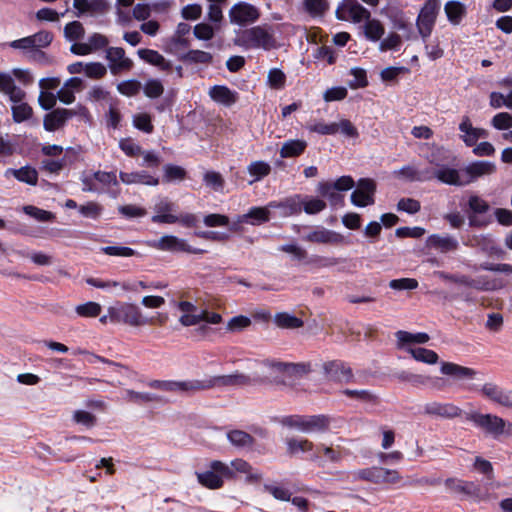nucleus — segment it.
<instances>
[{
	"label": "nucleus",
	"instance_id": "obj_43",
	"mask_svg": "<svg viewBox=\"0 0 512 512\" xmlns=\"http://www.w3.org/2000/svg\"><path fill=\"white\" fill-rule=\"evenodd\" d=\"M317 190L320 195L327 198L330 201V204L333 206L338 205L343 201V196L335 188V186H332V183L330 182L319 183Z\"/></svg>",
	"mask_w": 512,
	"mask_h": 512
},
{
	"label": "nucleus",
	"instance_id": "obj_53",
	"mask_svg": "<svg viewBox=\"0 0 512 512\" xmlns=\"http://www.w3.org/2000/svg\"><path fill=\"white\" fill-rule=\"evenodd\" d=\"M382 469L373 467L355 471L352 476L353 479H363L371 482H378L382 477Z\"/></svg>",
	"mask_w": 512,
	"mask_h": 512
},
{
	"label": "nucleus",
	"instance_id": "obj_63",
	"mask_svg": "<svg viewBox=\"0 0 512 512\" xmlns=\"http://www.w3.org/2000/svg\"><path fill=\"white\" fill-rule=\"evenodd\" d=\"M107 74V67L100 62L86 63V73L88 78L101 79Z\"/></svg>",
	"mask_w": 512,
	"mask_h": 512
},
{
	"label": "nucleus",
	"instance_id": "obj_11",
	"mask_svg": "<svg viewBox=\"0 0 512 512\" xmlns=\"http://www.w3.org/2000/svg\"><path fill=\"white\" fill-rule=\"evenodd\" d=\"M149 246L169 252H186L191 254H203L206 251L199 248H193L184 239L178 238L174 235H164L158 240L149 242Z\"/></svg>",
	"mask_w": 512,
	"mask_h": 512
},
{
	"label": "nucleus",
	"instance_id": "obj_56",
	"mask_svg": "<svg viewBox=\"0 0 512 512\" xmlns=\"http://www.w3.org/2000/svg\"><path fill=\"white\" fill-rule=\"evenodd\" d=\"M75 311L81 317H96L101 312V305L97 302L89 301L78 305Z\"/></svg>",
	"mask_w": 512,
	"mask_h": 512
},
{
	"label": "nucleus",
	"instance_id": "obj_10",
	"mask_svg": "<svg viewBox=\"0 0 512 512\" xmlns=\"http://www.w3.org/2000/svg\"><path fill=\"white\" fill-rule=\"evenodd\" d=\"M53 41V34L46 30H41L33 35L13 40L9 47L20 50L27 57L37 47H48Z\"/></svg>",
	"mask_w": 512,
	"mask_h": 512
},
{
	"label": "nucleus",
	"instance_id": "obj_58",
	"mask_svg": "<svg viewBox=\"0 0 512 512\" xmlns=\"http://www.w3.org/2000/svg\"><path fill=\"white\" fill-rule=\"evenodd\" d=\"M23 211L25 212V214L33 217L34 219L40 222H49L54 219V215L51 212L37 208L32 205L24 206Z\"/></svg>",
	"mask_w": 512,
	"mask_h": 512
},
{
	"label": "nucleus",
	"instance_id": "obj_47",
	"mask_svg": "<svg viewBox=\"0 0 512 512\" xmlns=\"http://www.w3.org/2000/svg\"><path fill=\"white\" fill-rule=\"evenodd\" d=\"M286 445L288 452L292 455L299 452H309L314 449V444L308 439L303 438H289L286 440Z\"/></svg>",
	"mask_w": 512,
	"mask_h": 512
},
{
	"label": "nucleus",
	"instance_id": "obj_25",
	"mask_svg": "<svg viewBox=\"0 0 512 512\" xmlns=\"http://www.w3.org/2000/svg\"><path fill=\"white\" fill-rule=\"evenodd\" d=\"M74 115L75 112L72 110L55 109L44 116V129L50 132L55 131L62 127L66 123V121Z\"/></svg>",
	"mask_w": 512,
	"mask_h": 512
},
{
	"label": "nucleus",
	"instance_id": "obj_16",
	"mask_svg": "<svg viewBox=\"0 0 512 512\" xmlns=\"http://www.w3.org/2000/svg\"><path fill=\"white\" fill-rule=\"evenodd\" d=\"M480 392L489 401L505 408L512 409V390L504 389L495 383H485Z\"/></svg>",
	"mask_w": 512,
	"mask_h": 512
},
{
	"label": "nucleus",
	"instance_id": "obj_15",
	"mask_svg": "<svg viewBox=\"0 0 512 512\" xmlns=\"http://www.w3.org/2000/svg\"><path fill=\"white\" fill-rule=\"evenodd\" d=\"M151 221L157 224H175L177 222L176 205L167 197H159L153 206Z\"/></svg>",
	"mask_w": 512,
	"mask_h": 512
},
{
	"label": "nucleus",
	"instance_id": "obj_50",
	"mask_svg": "<svg viewBox=\"0 0 512 512\" xmlns=\"http://www.w3.org/2000/svg\"><path fill=\"white\" fill-rule=\"evenodd\" d=\"M164 182L181 181L186 177V171L181 166L166 164L163 167Z\"/></svg>",
	"mask_w": 512,
	"mask_h": 512
},
{
	"label": "nucleus",
	"instance_id": "obj_18",
	"mask_svg": "<svg viewBox=\"0 0 512 512\" xmlns=\"http://www.w3.org/2000/svg\"><path fill=\"white\" fill-rule=\"evenodd\" d=\"M303 239L308 242L327 245H340L345 242V237L325 227H316L308 232Z\"/></svg>",
	"mask_w": 512,
	"mask_h": 512
},
{
	"label": "nucleus",
	"instance_id": "obj_40",
	"mask_svg": "<svg viewBox=\"0 0 512 512\" xmlns=\"http://www.w3.org/2000/svg\"><path fill=\"white\" fill-rule=\"evenodd\" d=\"M406 350L416 361L426 364H436L439 359L436 352L426 348L408 346L406 347Z\"/></svg>",
	"mask_w": 512,
	"mask_h": 512
},
{
	"label": "nucleus",
	"instance_id": "obj_19",
	"mask_svg": "<svg viewBox=\"0 0 512 512\" xmlns=\"http://www.w3.org/2000/svg\"><path fill=\"white\" fill-rule=\"evenodd\" d=\"M460 139L468 147L474 146L481 138L488 137V131L483 128L474 127L468 116H463L458 127Z\"/></svg>",
	"mask_w": 512,
	"mask_h": 512
},
{
	"label": "nucleus",
	"instance_id": "obj_20",
	"mask_svg": "<svg viewBox=\"0 0 512 512\" xmlns=\"http://www.w3.org/2000/svg\"><path fill=\"white\" fill-rule=\"evenodd\" d=\"M375 184L372 180L361 179L357 188L351 194V202L355 206L365 207L373 203Z\"/></svg>",
	"mask_w": 512,
	"mask_h": 512
},
{
	"label": "nucleus",
	"instance_id": "obj_24",
	"mask_svg": "<svg viewBox=\"0 0 512 512\" xmlns=\"http://www.w3.org/2000/svg\"><path fill=\"white\" fill-rule=\"evenodd\" d=\"M270 207H278L277 204L271 202L266 207H252L247 213L237 217V223H249L251 225H260L269 221Z\"/></svg>",
	"mask_w": 512,
	"mask_h": 512
},
{
	"label": "nucleus",
	"instance_id": "obj_27",
	"mask_svg": "<svg viewBox=\"0 0 512 512\" xmlns=\"http://www.w3.org/2000/svg\"><path fill=\"white\" fill-rule=\"evenodd\" d=\"M120 180L126 185L142 184L146 186H157L159 179L147 171L141 170L136 172H120Z\"/></svg>",
	"mask_w": 512,
	"mask_h": 512
},
{
	"label": "nucleus",
	"instance_id": "obj_5",
	"mask_svg": "<svg viewBox=\"0 0 512 512\" xmlns=\"http://www.w3.org/2000/svg\"><path fill=\"white\" fill-rule=\"evenodd\" d=\"M283 424L303 433H320L330 426V418L325 415H293L284 418Z\"/></svg>",
	"mask_w": 512,
	"mask_h": 512
},
{
	"label": "nucleus",
	"instance_id": "obj_57",
	"mask_svg": "<svg viewBox=\"0 0 512 512\" xmlns=\"http://www.w3.org/2000/svg\"><path fill=\"white\" fill-rule=\"evenodd\" d=\"M185 59L191 63L210 64L213 61V56L203 50H190L187 52Z\"/></svg>",
	"mask_w": 512,
	"mask_h": 512
},
{
	"label": "nucleus",
	"instance_id": "obj_55",
	"mask_svg": "<svg viewBox=\"0 0 512 512\" xmlns=\"http://www.w3.org/2000/svg\"><path fill=\"white\" fill-rule=\"evenodd\" d=\"M64 36L69 41L79 40L84 36V28L78 21H73L65 25Z\"/></svg>",
	"mask_w": 512,
	"mask_h": 512
},
{
	"label": "nucleus",
	"instance_id": "obj_37",
	"mask_svg": "<svg viewBox=\"0 0 512 512\" xmlns=\"http://www.w3.org/2000/svg\"><path fill=\"white\" fill-rule=\"evenodd\" d=\"M247 172L251 176L248 184L252 185L268 176L271 172V166L265 161H253L247 166Z\"/></svg>",
	"mask_w": 512,
	"mask_h": 512
},
{
	"label": "nucleus",
	"instance_id": "obj_2",
	"mask_svg": "<svg viewBox=\"0 0 512 512\" xmlns=\"http://www.w3.org/2000/svg\"><path fill=\"white\" fill-rule=\"evenodd\" d=\"M248 382V378L241 373L230 375L211 376L203 379H191L184 381H175V391L177 394L192 395L197 392L208 390L215 387L238 386Z\"/></svg>",
	"mask_w": 512,
	"mask_h": 512
},
{
	"label": "nucleus",
	"instance_id": "obj_30",
	"mask_svg": "<svg viewBox=\"0 0 512 512\" xmlns=\"http://www.w3.org/2000/svg\"><path fill=\"white\" fill-rule=\"evenodd\" d=\"M440 370L443 374L452 376L458 380L472 379L477 374V372L472 368L464 367L452 362H443Z\"/></svg>",
	"mask_w": 512,
	"mask_h": 512
},
{
	"label": "nucleus",
	"instance_id": "obj_39",
	"mask_svg": "<svg viewBox=\"0 0 512 512\" xmlns=\"http://www.w3.org/2000/svg\"><path fill=\"white\" fill-rule=\"evenodd\" d=\"M228 441L236 448H250L254 444L253 437L243 430H230L226 434Z\"/></svg>",
	"mask_w": 512,
	"mask_h": 512
},
{
	"label": "nucleus",
	"instance_id": "obj_26",
	"mask_svg": "<svg viewBox=\"0 0 512 512\" xmlns=\"http://www.w3.org/2000/svg\"><path fill=\"white\" fill-rule=\"evenodd\" d=\"M392 175L398 179L410 182H423L432 180V173L430 169L420 171L412 165H407L398 170H395L392 172Z\"/></svg>",
	"mask_w": 512,
	"mask_h": 512
},
{
	"label": "nucleus",
	"instance_id": "obj_45",
	"mask_svg": "<svg viewBox=\"0 0 512 512\" xmlns=\"http://www.w3.org/2000/svg\"><path fill=\"white\" fill-rule=\"evenodd\" d=\"M285 382L294 377H300L310 372L311 368L306 363H287L283 362Z\"/></svg>",
	"mask_w": 512,
	"mask_h": 512
},
{
	"label": "nucleus",
	"instance_id": "obj_29",
	"mask_svg": "<svg viewBox=\"0 0 512 512\" xmlns=\"http://www.w3.org/2000/svg\"><path fill=\"white\" fill-rule=\"evenodd\" d=\"M289 207L295 211H300V206L303 205V209L307 214H317L326 208V203L318 198H311L305 201H300L297 196L296 199H290L287 201Z\"/></svg>",
	"mask_w": 512,
	"mask_h": 512
},
{
	"label": "nucleus",
	"instance_id": "obj_33",
	"mask_svg": "<svg viewBox=\"0 0 512 512\" xmlns=\"http://www.w3.org/2000/svg\"><path fill=\"white\" fill-rule=\"evenodd\" d=\"M4 176L6 178L13 176L18 181L29 184V185H36L37 181H38L37 171L30 166H24L19 169L9 168L5 171Z\"/></svg>",
	"mask_w": 512,
	"mask_h": 512
},
{
	"label": "nucleus",
	"instance_id": "obj_35",
	"mask_svg": "<svg viewBox=\"0 0 512 512\" xmlns=\"http://www.w3.org/2000/svg\"><path fill=\"white\" fill-rule=\"evenodd\" d=\"M444 11L448 21L458 25L466 15V6L459 1L451 0L445 4Z\"/></svg>",
	"mask_w": 512,
	"mask_h": 512
},
{
	"label": "nucleus",
	"instance_id": "obj_8",
	"mask_svg": "<svg viewBox=\"0 0 512 512\" xmlns=\"http://www.w3.org/2000/svg\"><path fill=\"white\" fill-rule=\"evenodd\" d=\"M439 11V0H427L421 8L416 20V26L418 33L424 41L431 35Z\"/></svg>",
	"mask_w": 512,
	"mask_h": 512
},
{
	"label": "nucleus",
	"instance_id": "obj_60",
	"mask_svg": "<svg viewBox=\"0 0 512 512\" xmlns=\"http://www.w3.org/2000/svg\"><path fill=\"white\" fill-rule=\"evenodd\" d=\"M264 490L280 501H290L292 496L289 489L278 485L265 484Z\"/></svg>",
	"mask_w": 512,
	"mask_h": 512
},
{
	"label": "nucleus",
	"instance_id": "obj_1",
	"mask_svg": "<svg viewBox=\"0 0 512 512\" xmlns=\"http://www.w3.org/2000/svg\"><path fill=\"white\" fill-rule=\"evenodd\" d=\"M233 43L244 50L261 49L269 51L277 46L275 30L273 26L268 24L256 25L237 31Z\"/></svg>",
	"mask_w": 512,
	"mask_h": 512
},
{
	"label": "nucleus",
	"instance_id": "obj_12",
	"mask_svg": "<svg viewBox=\"0 0 512 512\" xmlns=\"http://www.w3.org/2000/svg\"><path fill=\"white\" fill-rule=\"evenodd\" d=\"M105 59L112 75L128 72L133 67V61L126 56L125 50L121 47H108L105 51Z\"/></svg>",
	"mask_w": 512,
	"mask_h": 512
},
{
	"label": "nucleus",
	"instance_id": "obj_31",
	"mask_svg": "<svg viewBox=\"0 0 512 512\" xmlns=\"http://www.w3.org/2000/svg\"><path fill=\"white\" fill-rule=\"evenodd\" d=\"M428 245L442 253H447L457 250L459 243L452 236L434 234L428 238Z\"/></svg>",
	"mask_w": 512,
	"mask_h": 512
},
{
	"label": "nucleus",
	"instance_id": "obj_32",
	"mask_svg": "<svg viewBox=\"0 0 512 512\" xmlns=\"http://www.w3.org/2000/svg\"><path fill=\"white\" fill-rule=\"evenodd\" d=\"M25 99L26 98H22L16 102H11L12 119L17 124L29 121L34 115L33 108L25 101Z\"/></svg>",
	"mask_w": 512,
	"mask_h": 512
},
{
	"label": "nucleus",
	"instance_id": "obj_46",
	"mask_svg": "<svg viewBox=\"0 0 512 512\" xmlns=\"http://www.w3.org/2000/svg\"><path fill=\"white\" fill-rule=\"evenodd\" d=\"M274 322L280 328L294 329L303 326V321L287 312L277 313L274 316Z\"/></svg>",
	"mask_w": 512,
	"mask_h": 512
},
{
	"label": "nucleus",
	"instance_id": "obj_64",
	"mask_svg": "<svg viewBox=\"0 0 512 512\" xmlns=\"http://www.w3.org/2000/svg\"><path fill=\"white\" fill-rule=\"evenodd\" d=\"M468 206L475 214H484L490 208L488 202L478 195H472L469 197Z\"/></svg>",
	"mask_w": 512,
	"mask_h": 512
},
{
	"label": "nucleus",
	"instance_id": "obj_52",
	"mask_svg": "<svg viewBox=\"0 0 512 512\" xmlns=\"http://www.w3.org/2000/svg\"><path fill=\"white\" fill-rule=\"evenodd\" d=\"M306 128L309 132L317 133L320 135H335L336 129L334 122L325 123L323 121H313L310 122Z\"/></svg>",
	"mask_w": 512,
	"mask_h": 512
},
{
	"label": "nucleus",
	"instance_id": "obj_38",
	"mask_svg": "<svg viewBox=\"0 0 512 512\" xmlns=\"http://www.w3.org/2000/svg\"><path fill=\"white\" fill-rule=\"evenodd\" d=\"M307 147V142L301 139H290L282 144L280 156L282 158L297 157L301 155Z\"/></svg>",
	"mask_w": 512,
	"mask_h": 512
},
{
	"label": "nucleus",
	"instance_id": "obj_4",
	"mask_svg": "<svg viewBox=\"0 0 512 512\" xmlns=\"http://www.w3.org/2000/svg\"><path fill=\"white\" fill-rule=\"evenodd\" d=\"M245 376L248 378L247 384L251 381L257 383H285L283 362L273 359H266L257 362L252 371L251 377L247 375ZM244 385H246V383Z\"/></svg>",
	"mask_w": 512,
	"mask_h": 512
},
{
	"label": "nucleus",
	"instance_id": "obj_44",
	"mask_svg": "<svg viewBox=\"0 0 512 512\" xmlns=\"http://www.w3.org/2000/svg\"><path fill=\"white\" fill-rule=\"evenodd\" d=\"M228 465L232 469L233 473L235 471H237V472L246 474L248 476V478L251 480L258 481L262 477V475L258 471H255L252 468V466L245 460L235 459V460L231 461Z\"/></svg>",
	"mask_w": 512,
	"mask_h": 512
},
{
	"label": "nucleus",
	"instance_id": "obj_7",
	"mask_svg": "<svg viewBox=\"0 0 512 512\" xmlns=\"http://www.w3.org/2000/svg\"><path fill=\"white\" fill-rule=\"evenodd\" d=\"M209 468L205 472L196 473L199 483L208 489H219L224 479L233 478V471L227 463L215 460Z\"/></svg>",
	"mask_w": 512,
	"mask_h": 512
},
{
	"label": "nucleus",
	"instance_id": "obj_42",
	"mask_svg": "<svg viewBox=\"0 0 512 512\" xmlns=\"http://www.w3.org/2000/svg\"><path fill=\"white\" fill-rule=\"evenodd\" d=\"M363 29L365 37L373 42L379 41L384 33L382 23L370 17L366 19Z\"/></svg>",
	"mask_w": 512,
	"mask_h": 512
},
{
	"label": "nucleus",
	"instance_id": "obj_6",
	"mask_svg": "<svg viewBox=\"0 0 512 512\" xmlns=\"http://www.w3.org/2000/svg\"><path fill=\"white\" fill-rule=\"evenodd\" d=\"M465 419L494 438L499 437L505 432L506 421L495 414H483L472 411L465 414Z\"/></svg>",
	"mask_w": 512,
	"mask_h": 512
},
{
	"label": "nucleus",
	"instance_id": "obj_41",
	"mask_svg": "<svg viewBox=\"0 0 512 512\" xmlns=\"http://www.w3.org/2000/svg\"><path fill=\"white\" fill-rule=\"evenodd\" d=\"M325 372L339 380H348L352 376L349 367L338 361H331L323 365Z\"/></svg>",
	"mask_w": 512,
	"mask_h": 512
},
{
	"label": "nucleus",
	"instance_id": "obj_54",
	"mask_svg": "<svg viewBox=\"0 0 512 512\" xmlns=\"http://www.w3.org/2000/svg\"><path fill=\"white\" fill-rule=\"evenodd\" d=\"M445 486L455 493H471L474 487L472 482H467L459 479L449 478L445 481Z\"/></svg>",
	"mask_w": 512,
	"mask_h": 512
},
{
	"label": "nucleus",
	"instance_id": "obj_34",
	"mask_svg": "<svg viewBox=\"0 0 512 512\" xmlns=\"http://www.w3.org/2000/svg\"><path fill=\"white\" fill-rule=\"evenodd\" d=\"M138 56L145 62L158 67L163 71L171 68V63L167 61L158 51L152 49H139Z\"/></svg>",
	"mask_w": 512,
	"mask_h": 512
},
{
	"label": "nucleus",
	"instance_id": "obj_3",
	"mask_svg": "<svg viewBox=\"0 0 512 512\" xmlns=\"http://www.w3.org/2000/svg\"><path fill=\"white\" fill-rule=\"evenodd\" d=\"M109 316L111 322L123 323L131 327L153 325L154 323L153 319H148L142 314L141 309L136 304L127 302L109 307Z\"/></svg>",
	"mask_w": 512,
	"mask_h": 512
},
{
	"label": "nucleus",
	"instance_id": "obj_9",
	"mask_svg": "<svg viewBox=\"0 0 512 512\" xmlns=\"http://www.w3.org/2000/svg\"><path fill=\"white\" fill-rule=\"evenodd\" d=\"M228 17L231 24L246 27L260 18V11L256 6L241 1L230 8Z\"/></svg>",
	"mask_w": 512,
	"mask_h": 512
},
{
	"label": "nucleus",
	"instance_id": "obj_28",
	"mask_svg": "<svg viewBox=\"0 0 512 512\" xmlns=\"http://www.w3.org/2000/svg\"><path fill=\"white\" fill-rule=\"evenodd\" d=\"M211 99L224 106H232L238 100V93L224 85H215L210 88Z\"/></svg>",
	"mask_w": 512,
	"mask_h": 512
},
{
	"label": "nucleus",
	"instance_id": "obj_13",
	"mask_svg": "<svg viewBox=\"0 0 512 512\" xmlns=\"http://www.w3.org/2000/svg\"><path fill=\"white\" fill-rule=\"evenodd\" d=\"M336 17L343 21L359 23L370 17V12L365 9L357 0H343L336 9Z\"/></svg>",
	"mask_w": 512,
	"mask_h": 512
},
{
	"label": "nucleus",
	"instance_id": "obj_22",
	"mask_svg": "<svg viewBox=\"0 0 512 512\" xmlns=\"http://www.w3.org/2000/svg\"><path fill=\"white\" fill-rule=\"evenodd\" d=\"M432 179H437L439 182L452 185L464 186L463 170L451 168L446 165H439L434 171L431 170Z\"/></svg>",
	"mask_w": 512,
	"mask_h": 512
},
{
	"label": "nucleus",
	"instance_id": "obj_21",
	"mask_svg": "<svg viewBox=\"0 0 512 512\" xmlns=\"http://www.w3.org/2000/svg\"><path fill=\"white\" fill-rule=\"evenodd\" d=\"M0 93L7 96L10 102L26 98V92L18 87L11 72L0 71Z\"/></svg>",
	"mask_w": 512,
	"mask_h": 512
},
{
	"label": "nucleus",
	"instance_id": "obj_61",
	"mask_svg": "<svg viewBox=\"0 0 512 512\" xmlns=\"http://www.w3.org/2000/svg\"><path fill=\"white\" fill-rule=\"evenodd\" d=\"M286 76L280 69L273 68L267 75L268 84L275 89H282L285 86Z\"/></svg>",
	"mask_w": 512,
	"mask_h": 512
},
{
	"label": "nucleus",
	"instance_id": "obj_59",
	"mask_svg": "<svg viewBox=\"0 0 512 512\" xmlns=\"http://www.w3.org/2000/svg\"><path fill=\"white\" fill-rule=\"evenodd\" d=\"M144 94L149 98H158L164 92L163 84L158 79H149L143 87Z\"/></svg>",
	"mask_w": 512,
	"mask_h": 512
},
{
	"label": "nucleus",
	"instance_id": "obj_23",
	"mask_svg": "<svg viewBox=\"0 0 512 512\" xmlns=\"http://www.w3.org/2000/svg\"><path fill=\"white\" fill-rule=\"evenodd\" d=\"M423 409L427 415L444 419H453L462 414V409L452 403L429 402Z\"/></svg>",
	"mask_w": 512,
	"mask_h": 512
},
{
	"label": "nucleus",
	"instance_id": "obj_62",
	"mask_svg": "<svg viewBox=\"0 0 512 512\" xmlns=\"http://www.w3.org/2000/svg\"><path fill=\"white\" fill-rule=\"evenodd\" d=\"M491 124L497 130H508L512 127V115L508 112H500L492 118Z\"/></svg>",
	"mask_w": 512,
	"mask_h": 512
},
{
	"label": "nucleus",
	"instance_id": "obj_49",
	"mask_svg": "<svg viewBox=\"0 0 512 512\" xmlns=\"http://www.w3.org/2000/svg\"><path fill=\"white\" fill-rule=\"evenodd\" d=\"M141 83L136 79H128L117 84V91L127 97L137 95L141 90Z\"/></svg>",
	"mask_w": 512,
	"mask_h": 512
},
{
	"label": "nucleus",
	"instance_id": "obj_36",
	"mask_svg": "<svg viewBox=\"0 0 512 512\" xmlns=\"http://www.w3.org/2000/svg\"><path fill=\"white\" fill-rule=\"evenodd\" d=\"M303 11L312 18H321L329 10L328 0H301Z\"/></svg>",
	"mask_w": 512,
	"mask_h": 512
},
{
	"label": "nucleus",
	"instance_id": "obj_17",
	"mask_svg": "<svg viewBox=\"0 0 512 512\" xmlns=\"http://www.w3.org/2000/svg\"><path fill=\"white\" fill-rule=\"evenodd\" d=\"M435 275L443 280L451 281L477 290H494L497 288V285L494 282L486 280L485 277L472 279L465 275H452L443 271H437L435 272Z\"/></svg>",
	"mask_w": 512,
	"mask_h": 512
},
{
	"label": "nucleus",
	"instance_id": "obj_51",
	"mask_svg": "<svg viewBox=\"0 0 512 512\" xmlns=\"http://www.w3.org/2000/svg\"><path fill=\"white\" fill-rule=\"evenodd\" d=\"M398 379L410 383L413 386H424L429 383L431 378L429 376H424L420 374H415L408 371H402L398 374Z\"/></svg>",
	"mask_w": 512,
	"mask_h": 512
},
{
	"label": "nucleus",
	"instance_id": "obj_48",
	"mask_svg": "<svg viewBox=\"0 0 512 512\" xmlns=\"http://www.w3.org/2000/svg\"><path fill=\"white\" fill-rule=\"evenodd\" d=\"M397 340L399 344L405 345V344H411V343H418V344H424L427 343L430 339L429 335L424 332L419 333H410L407 331H398L396 333Z\"/></svg>",
	"mask_w": 512,
	"mask_h": 512
},
{
	"label": "nucleus",
	"instance_id": "obj_14",
	"mask_svg": "<svg viewBox=\"0 0 512 512\" xmlns=\"http://www.w3.org/2000/svg\"><path fill=\"white\" fill-rule=\"evenodd\" d=\"M464 186L470 185L481 177L493 175L496 170V164L491 161L477 160L462 168Z\"/></svg>",
	"mask_w": 512,
	"mask_h": 512
}]
</instances>
